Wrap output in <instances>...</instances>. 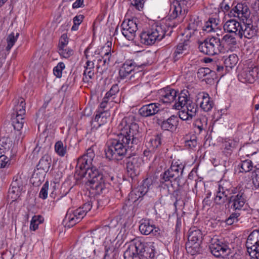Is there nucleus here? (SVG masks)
I'll use <instances>...</instances> for the list:
<instances>
[{"label":"nucleus","mask_w":259,"mask_h":259,"mask_svg":"<svg viewBox=\"0 0 259 259\" xmlns=\"http://www.w3.org/2000/svg\"><path fill=\"white\" fill-rule=\"evenodd\" d=\"M139 126L136 123L126 124V120L122 119L118 126L120 133L113 139H109L105 149L106 157L109 160L122 159L128 150L133 151L140 143Z\"/></svg>","instance_id":"1"},{"label":"nucleus","mask_w":259,"mask_h":259,"mask_svg":"<svg viewBox=\"0 0 259 259\" xmlns=\"http://www.w3.org/2000/svg\"><path fill=\"white\" fill-rule=\"evenodd\" d=\"M184 166L178 164L177 162L172 163L170 167L160 175V184L161 186L164 185L168 187L172 182H176L178 188L177 190L186 192L188 191V184L183 179L182 175Z\"/></svg>","instance_id":"2"},{"label":"nucleus","mask_w":259,"mask_h":259,"mask_svg":"<svg viewBox=\"0 0 259 259\" xmlns=\"http://www.w3.org/2000/svg\"><path fill=\"white\" fill-rule=\"evenodd\" d=\"M188 91H183L179 97L173 107L179 110V117L183 120H189L194 117L198 110V107L186 94Z\"/></svg>","instance_id":"3"},{"label":"nucleus","mask_w":259,"mask_h":259,"mask_svg":"<svg viewBox=\"0 0 259 259\" xmlns=\"http://www.w3.org/2000/svg\"><path fill=\"white\" fill-rule=\"evenodd\" d=\"M80 177L88 180L91 185V187L96 190V194H100L103 193L105 188V177L95 166H92L88 170L82 172Z\"/></svg>","instance_id":"4"},{"label":"nucleus","mask_w":259,"mask_h":259,"mask_svg":"<svg viewBox=\"0 0 259 259\" xmlns=\"http://www.w3.org/2000/svg\"><path fill=\"white\" fill-rule=\"evenodd\" d=\"M198 49L203 54L208 56L218 55L224 50L221 39L217 36H212L206 37L203 41L198 42Z\"/></svg>","instance_id":"5"},{"label":"nucleus","mask_w":259,"mask_h":259,"mask_svg":"<svg viewBox=\"0 0 259 259\" xmlns=\"http://www.w3.org/2000/svg\"><path fill=\"white\" fill-rule=\"evenodd\" d=\"M165 32L161 26L155 25L141 33V42L146 45H153L156 41L161 40L165 36Z\"/></svg>","instance_id":"6"},{"label":"nucleus","mask_w":259,"mask_h":259,"mask_svg":"<svg viewBox=\"0 0 259 259\" xmlns=\"http://www.w3.org/2000/svg\"><path fill=\"white\" fill-rule=\"evenodd\" d=\"M202 240V233L199 229H191L186 243V249L188 253L194 255L200 251V244Z\"/></svg>","instance_id":"7"},{"label":"nucleus","mask_w":259,"mask_h":259,"mask_svg":"<svg viewBox=\"0 0 259 259\" xmlns=\"http://www.w3.org/2000/svg\"><path fill=\"white\" fill-rule=\"evenodd\" d=\"M187 3L188 0H174L170 6V17L183 20L188 12Z\"/></svg>","instance_id":"8"},{"label":"nucleus","mask_w":259,"mask_h":259,"mask_svg":"<svg viewBox=\"0 0 259 259\" xmlns=\"http://www.w3.org/2000/svg\"><path fill=\"white\" fill-rule=\"evenodd\" d=\"M239 28L238 37L240 39H251L256 36L258 32L257 26L254 25L250 19L242 21Z\"/></svg>","instance_id":"9"},{"label":"nucleus","mask_w":259,"mask_h":259,"mask_svg":"<svg viewBox=\"0 0 259 259\" xmlns=\"http://www.w3.org/2000/svg\"><path fill=\"white\" fill-rule=\"evenodd\" d=\"M239 80L242 82L252 83L256 79H259V69L251 65L244 67L238 75Z\"/></svg>","instance_id":"10"},{"label":"nucleus","mask_w":259,"mask_h":259,"mask_svg":"<svg viewBox=\"0 0 259 259\" xmlns=\"http://www.w3.org/2000/svg\"><path fill=\"white\" fill-rule=\"evenodd\" d=\"M140 259H149L155 255L154 242H145L140 239H135Z\"/></svg>","instance_id":"11"},{"label":"nucleus","mask_w":259,"mask_h":259,"mask_svg":"<svg viewBox=\"0 0 259 259\" xmlns=\"http://www.w3.org/2000/svg\"><path fill=\"white\" fill-rule=\"evenodd\" d=\"M228 15L230 17H237L242 22L249 19L250 12L246 4L238 3L230 10Z\"/></svg>","instance_id":"12"},{"label":"nucleus","mask_w":259,"mask_h":259,"mask_svg":"<svg viewBox=\"0 0 259 259\" xmlns=\"http://www.w3.org/2000/svg\"><path fill=\"white\" fill-rule=\"evenodd\" d=\"M223 185L220 184L214 198V202L217 205H225L226 208L229 207L230 197L233 193V190L227 188Z\"/></svg>","instance_id":"13"},{"label":"nucleus","mask_w":259,"mask_h":259,"mask_svg":"<svg viewBox=\"0 0 259 259\" xmlns=\"http://www.w3.org/2000/svg\"><path fill=\"white\" fill-rule=\"evenodd\" d=\"M143 162L142 158L139 156L129 157L126 163V168L127 174L132 179H134L140 174V167Z\"/></svg>","instance_id":"14"},{"label":"nucleus","mask_w":259,"mask_h":259,"mask_svg":"<svg viewBox=\"0 0 259 259\" xmlns=\"http://www.w3.org/2000/svg\"><path fill=\"white\" fill-rule=\"evenodd\" d=\"M121 27H122V33L124 36L129 40H133L138 29L136 20L124 21L122 23Z\"/></svg>","instance_id":"15"},{"label":"nucleus","mask_w":259,"mask_h":259,"mask_svg":"<svg viewBox=\"0 0 259 259\" xmlns=\"http://www.w3.org/2000/svg\"><path fill=\"white\" fill-rule=\"evenodd\" d=\"M86 214L85 211L80 207L75 210L69 209L65 217V221L67 222L68 227H72L79 222Z\"/></svg>","instance_id":"16"},{"label":"nucleus","mask_w":259,"mask_h":259,"mask_svg":"<svg viewBox=\"0 0 259 259\" xmlns=\"http://www.w3.org/2000/svg\"><path fill=\"white\" fill-rule=\"evenodd\" d=\"M139 231L143 235L151 234L156 237L160 236L161 233L160 229L148 220L142 221L139 226Z\"/></svg>","instance_id":"17"},{"label":"nucleus","mask_w":259,"mask_h":259,"mask_svg":"<svg viewBox=\"0 0 259 259\" xmlns=\"http://www.w3.org/2000/svg\"><path fill=\"white\" fill-rule=\"evenodd\" d=\"M233 195L230 197L229 203L231 204V207L235 211L241 210L246 202V196L242 191L236 194L233 192Z\"/></svg>","instance_id":"18"},{"label":"nucleus","mask_w":259,"mask_h":259,"mask_svg":"<svg viewBox=\"0 0 259 259\" xmlns=\"http://www.w3.org/2000/svg\"><path fill=\"white\" fill-rule=\"evenodd\" d=\"M211 253L215 257H224L230 252L228 246L222 242L218 241L217 242L212 243L209 247Z\"/></svg>","instance_id":"19"},{"label":"nucleus","mask_w":259,"mask_h":259,"mask_svg":"<svg viewBox=\"0 0 259 259\" xmlns=\"http://www.w3.org/2000/svg\"><path fill=\"white\" fill-rule=\"evenodd\" d=\"M177 94L175 90L167 87L159 90V99L163 103L169 104L176 100Z\"/></svg>","instance_id":"20"},{"label":"nucleus","mask_w":259,"mask_h":259,"mask_svg":"<svg viewBox=\"0 0 259 259\" xmlns=\"http://www.w3.org/2000/svg\"><path fill=\"white\" fill-rule=\"evenodd\" d=\"M23 186L22 185V180L20 178L16 177L11 185L8 192V196L10 197L13 201H14L18 198L21 192L23 191Z\"/></svg>","instance_id":"21"},{"label":"nucleus","mask_w":259,"mask_h":259,"mask_svg":"<svg viewBox=\"0 0 259 259\" xmlns=\"http://www.w3.org/2000/svg\"><path fill=\"white\" fill-rule=\"evenodd\" d=\"M197 75L199 79L204 81L207 84H211L214 83V78L216 74L214 71L208 68H200L198 70Z\"/></svg>","instance_id":"22"},{"label":"nucleus","mask_w":259,"mask_h":259,"mask_svg":"<svg viewBox=\"0 0 259 259\" xmlns=\"http://www.w3.org/2000/svg\"><path fill=\"white\" fill-rule=\"evenodd\" d=\"M160 110V104L158 103H150L143 106L139 110L140 115L147 117L157 113Z\"/></svg>","instance_id":"23"},{"label":"nucleus","mask_w":259,"mask_h":259,"mask_svg":"<svg viewBox=\"0 0 259 259\" xmlns=\"http://www.w3.org/2000/svg\"><path fill=\"white\" fill-rule=\"evenodd\" d=\"M188 41L185 40L183 42H180L174 49L172 54V57L174 61H177L184 56L188 53L189 51Z\"/></svg>","instance_id":"24"},{"label":"nucleus","mask_w":259,"mask_h":259,"mask_svg":"<svg viewBox=\"0 0 259 259\" xmlns=\"http://www.w3.org/2000/svg\"><path fill=\"white\" fill-rule=\"evenodd\" d=\"M241 25L240 21L239 22L236 19H231L227 20L224 23L223 28L225 31L238 36L239 27Z\"/></svg>","instance_id":"25"},{"label":"nucleus","mask_w":259,"mask_h":259,"mask_svg":"<svg viewBox=\"0 0 259 259\" xmlns=\"http://www.w3.org/2000/svg\"><path fill=\"white\" fill-rule=\"evenodd\" d=\"M110 49L109 51L106 52L103 57L98 56L97 57V69L98 71L101 73H103L106 71L107 69L110 61L111 57Z\"/></svg>","instance_id":"26"},{"label":"nucleus","mask_w":259,"mask_h":259,"mask_svg":"<svg viewBox=\"0 0 259 259\" xmlns=\"http://www.w3.org/2000/svg\"><path fill=\"white\" fill-rule=\"evenodd\" d=\"M200 100V106L205 112L210 111L213 107V102L209 95L206 93H200L198 95L197 100Z\"/></svg>","instance_id":"27"},{"label":"nucleus","mask_w":259,"mask_h":259,"mask_svg":"<svg viewBox=\"0 0 259 259\" xmlns=\"http://www.w3.org/2000/svg\"><path fill=\"white\" fill-rule=\"evenodd\" d=\"M178 122V117L175 115H171L167 119L161 121L159 124L162 130L174 132L177 128Z\"/></svg>","instance_id":"28"},{"label":"nucleus","mask_w":259,"mask_h":259,"mask_svg":"<svg viewBox=\"0 0 259 259\" xmlns=\"http://www.w3.org/2000/svg\"><path fill=\"white\" fill-rule=\"evenodd\" d=\"M89 158L82 156L78 158L76 168L77 171L78 172V175L80 176L82 172H84L91 168L92 166H94L92 163L93 160H90L89 161Z\"/></svg>","instance_id":"29"},{"label":"nucleus","mask_w":259,"mask_h":259,"mask_svg":"<svg viewBox=\"0 0 259 259\" xmlns=\"http://www.w3.org/2000/svg\"><path fill=\"white\" fill-rule=\"evenodd\" d=\"M135 239L130 243L124 253V259H140Z\"/></svg>","instance_id":"30"},{"label":"nucleus","mask_w":259,"mask_h":259,"mask_svg":"<svg viewBox=\"0 0 259 259\" xmlns=\"http://www.w3.org/2000/svg\"><path fill=\"white\" fill-rule=\"evenodd\" d=\"M13 115H24L25 114V102L23 98H19L14 100Z\"/></svg>","instance_id":"31"},{"label":"nucleus","mask_w":259,"mask_h":259,"mask_svg":"<svg viewBox=\"0 0 259 259\" xmlns=\"http://www.w3.org/2000/svg\"><path fill=\"white\" fill-rule=\"evenodd\" d=\"M146 194V190L143 189L142 187L139 186L134 189L129 194L128 197V201L135 202L141 199Z\"/></svg>","instance_id":"32"},{"label":"nucleus","mask_w":259,"mask_h":259,"mask_svg":"<svg viewBox=\"0 0 259 259\" xmlns=\"http://www.w3.org/2000/svg\"><path fill=\"white\" fill-rule=\"evenodd\" d=\"M52 162L51 157L48 154L44 155L37 165V169L42 170L44 172H47L51 166Z\"/></svg>","instance_id":"33"},{"label":"nucleus","mask_w":259,"mask_h":259,"mask_svg":"<svg viewBox=\"0 0 259 259\" xmlns=\"http://www.w3.org/2000/svg\"><path fill=\"white\" fill-rule=\"evenodd\" d=\"M254 159L252 160H244L241 161L240 164V167L241 168L240 171L247 172L252 169L253 167L255 168L256 169H259V164H255V161H253Z\"/></svg>","instance_id":"34"},{"label":"nucleus","mask_w":259,"mask_h":259,"mask_svg":"<svg viewBox=\"0 0 259 259\" xmlns=\"http://www.w3.org/2000/svg\"><path fill=\"white\" fill-rule=\"evenodd\" d=\"M144 66H145V64L137 65L132 60H128L125 61L121 67L124 69V70L125 71H127L130 73H131L132 71H135L136 70L137 72L141 71L142 70H139V69H142Z\"/></svg>","instance_id":"35"},{"label":"nucleus","mask_w":259,"mask_h":259,"mask_svg":"<svg viewBox=\"0 0 259 259\" xmlns=\"http://www.w3.org/2000/svg\"><path fill=\"white\" fill-rule=\"evenodd\" d=\"M254 233L252 232L249 235L246 242V246L247 248V252H251L254 253L253 251L257 248V241L254 235Z\"/></svg>","instance_id":"36"},{"label":"nucleus","mask_w":259,"mask_h":259,"mask_svg":"<svg viewBox=\"0 0 259 259\" xmlns=\"http://www.w3.org/2000/svg\"><path fill=\"white\" fill-rule=\"evenodd\" d=\"M161 144V136L156 135L152 137L147 142V146L151 150L156 149Z\"/></svg>","instance_id":"37"},{"label":"nucleus","mask_w":259,"mask_h":259,"mask_svg":"<svg viewBox=\"0 0 259 259\" xmlns=\"http://www.w3.org/2000/svg\"><path fill=\"white\" fill-rule=\"evenodd\" d=\"M238 61V58L236 54H233L224 59V63L226 68H232L236 65Z\"/></svg>","instance_id":"38"},{"label":"nucleus","mask_w":259,"mask_h":259,"mask_svg":"<svg viewBox=\"0 0 259 259\" xmlns=\"http://www.w3.org/2000/svg\"><path fill=\"white\" fill-rule=\"evenodd\" d=\"M44 221V218L40 215H34L30 222L29 228L30 230L35 231L37 229L38 225Z\"/></svg>","instance_id":"39"},{"label":"nucleus","mask_w":259,"mask_h":259,"mask_svg":"<svg viewBox=\"0 0 259 259\" xmlns=\"http://www.w3.org/2000/svg\"><path fill=\"white\" fill-rule=\"evenodd\" d=\"M15 118H13V124L14 129L20 131L23 127L24 124L23 115H15Z\"/></svg>","instance_id":"40"},{"label":"nucleus","mask_w":259,"mask_h":259,"mask_svg":"<svg viewBox=\"0 0 259 259\" xmlns=\"http://www.w3.org/2000/svg\"><path fill=\"white\" fill-rule=\"evenodd\" d=\"M55 150L56 152L60 156H64L66 153V147L64 146L63 142L61 141L56 143Z\"/></svg>","instance_id":"41"},{"label":"nucleus","mask_w":259,"mask_h":259,"mask_svg":"<svg viewBox=\"0 0 259 259\" xmlns=\"http://www.w3.org/2000/svg\"><path fill=\"white\" fill-rule=\"evenodd\" d=\"M19 35V33H17L16 35H15L14 32H12L9 35L7 39L8 45L6 47V49L7 51L10 50L12 48L16 41Z\"/></svg>","instance_id":"42"},{"label":"nucleus","mask_w":259,"mask_h":259,"mask_svg":"<svg viewBox=\"0 0 259 259\" xmlns=\"http://www.w3.org/2000/svg\"><path fill=\"white\" fill-rule=\"evenodd\" d=\"M238 145V142L232 139L226 140L223 144L224 148L230 151H232L234 149L236 148Z\"/></svg>","instance_id":"43"},{"label":"nucleus","mask_w":259,"mask_h":259,"mask_svg":"<svg viewBox=\"0 0 259 259\" xmlns=\"http://www.w3.org/2000/svg\"><path fill=\"white\" fill-rule=\"evenodd\" d=\"M222 40L230 46H233L237 44L236 38L232 34L225 35L223 37Z\"/></svg>","instance_id":"44"},{"label":"nucleus","mask_w":259,"mask_h":259,"mask_svg":"<svg viewBox=\"0 0 259 259\" xmlns=\"http://www.w3.org/2000/svg\"><path fill=\"white\" fill-rule=\"evenodd\" d=\"M9 149V144L7 143L6 139L5 138L0 139V155L8 152Z\"/></svg>","instance_id":"45"},{"label":"nucleus","mask_w":259,"mask_h":259,"mask_svg":"<svg viewBox=\"0 0 259 259\" xmlns=\"http://www.w3.org/2000/svg\"><path fill=\"white\" fill-rule=\"evenodd\" d=\"M65 67L64 63L59 62L53 69L54 75L57 77L60 78L62 76V70L65 68Z\"/></svg>","instance_id":"46"},{"label":"nucleus","mask_w":259,"mask_h":259,"mask_svg":"<svg viewBox=\"0 0 259 259\" xmlns=\"http://www.w3.org/2000/svg\"><path fill=\"white\" fill-rule=\"evenodd\" d=\"M49 193V182L47 181L42 186L40 189L39 197L42 199H46L48 197Z\"/></svg>","instance_id":"47"},{"label":"nucleus","mask_w":259,"mask_h":259,"mask_svg":"<svg viewBox=\"0 0 259 259\" xmlns=\"http://www.w3.org/2000/svg\"><path fill=\"white\" fill-rule=\"evenodd\" d=\"M84 18V16L82 15H79L76 16L73 18V25L72 26L71 30L76 31L78 28V26L82 22L83 19Z\"/></svg>","instance_id":"48"},{"label":"nucleus","mask_w":259,"mask_h":259,"mask_svg":"<svg viewBox=\"0 0 259 259\" xmlns=\"http://www.w3.org/2000/svg\"><path fill=\"white\" fill-rule=\"evenodd\" d=\"M94 76V69L85 68L83 72V80L84 82H89Z\"/></svg>","instance_id":"49"},{"label":"nucleus","mask_w":259,"mask_h":259,"mask_svg":"<svg viewBox=\"0 0 259 259\" xmlns=\"http://www.w3.org/2000/svg\"><path fill=\"white\" fill-rule=\"evenodd\" d=\"M153 185V179L152 178H148L143 181V184L140 185L145 191L146 190V193L148 190L152 188Z\"/></svg>","instance_id":"50"},{"label":"nucleus","mask_w":259,"mask_h":259,"mask_svg":"<svg viewBox=\"0 0 259 259\" xmlns=\"http://www.w3.org/2000/svg\"><path fill=\"white\" fill-rule=\"evenodd\" d=\"M59 53L65 58H68L73 54V50L65 48L59 49Z\"/></svg>","instance_id":"51"},{"label":"nucleus","mask_w":259,"mask_h":259,"mask_svg":"<svg viewBox=\"0 0 259 259\" xmlns=\"http://www.w3.org/2000/svg\"><path fill=\"white\" fill-rule=\"evenodd\" d=\"M240 216V213L236 211L234 213H232L230 217L226 220V222L227 224L231 225L235 222L238 221V218Z\"/></svg>","instance_id":"52"},{"label":"nucleus","mask_w":259,"mask_h":259,"mask_svg":"<svg viewBox=\"0 0 259 259\" xmlns=\"http://www.w3.org/2000/svg\"><path fill=\"white\" fill-rule=\"evenodd\" d=\"M10 164V159L4 154L0 155V168L8 167Z\"/></svg>","instance_id":"53"},{"label":"nucleus","mask_w":259,"mask_h":259,"mask_svg":"<svg viewBox=\"0 0 259 259\" xmlns=\"http://www.w3.org/2000/svg\"><path fill=\"white\" fill-rule=\"evenodd\" d=\"M68 43V38L66 34L61 35L59 40V49L65 48Z\"/></svg>","instance_id":"54"},{"label":"nucleus","mask_w":259,"mask_h":259,"mask_svg":"<svg viewBox=\"0 0 259 259\" xmlns=\"http://www.w3.org/2000/svg\"><path fill=\"white\" fill-rule=\"evenodd\" d=\"M119 91V88L117 84H113L109 91H108L107 94V96H110L111 97L115 95H116L117 93H118Z\"/></svg>","instance_id":"55"},{"label":"nucleus","mask_w":259,"mask_h":259,"mask_svg":"<svg viewBox=\"0 0 259 259\" xmlns=\"http://www.w3.org/2000/svg\"><path fill=\"white\" fill-rule=\"evenodd\" d=\"M56 190V183L55 182L49 183V192H50V197L54 198L56 195L55 191Z\"/></svg>","instance_id":"56"},{"label":"nucleus","mask_w":259,"mask_h":259,"mask_svg":"<svg viewBox=\"0 0 259 259\" xmlns=\"http://www.w3.org/2000/svg\"><path fill=\"white\" fill-rule=\"evenodd\" d=\"M213 20L209 19L208 22H206L203 27V30L207 32H211L213 31L214 28L212 27V22Z\"/></svg>","instance_id":"57"},{"label":"nucleus","mask_w":259,"mask_h":259,"mask_svg":"<svg viewBox=\"0 0 259 259\" xmlns=\"http://www.w3.org/2000/svg\"><path fill=\"white\" fill-rule=\"evenodd\" d=\"M82 156L85 157V158H89L90 160H93V159L95 157V153L94 152V150L92 147L88 148L87 150L86 154L82 155Z\"/></svg>","instance_id":"58"},{"label":"nucleus","mask_w":259,"mask_h":259,"mask_svg":"<svg viewBox=\"0 0 259 259\" xmlns=\"http://www.w3.org/2000/svg\"><path fill=\"white\" fill-rule=\"evenodd\" d=\"M143 0H131V4L135 6L138 10L143 8Z\"/></svg>","instance_id":"59"},{"label":"nucleus","mask_w":259,"mask_h":259,"mask_svg":"<svg viewBox=\"0 0 259 259\" xmlns=\"http://www.w3.org/2000/svg\"><path fill=\"white\" fill-rule=\"evenodd\" d=\"M256 247L257 248L253 251L254 253L248 252L251 259H259V244Z\"/></svg>","instance_id":"60"},{"label":"nucleus","mask_w":259,"mask_h":259,"mask_svg":"<svg viewBox=\"0 0 259 259\" xmlns=\"http://www.w3.org/2000/svg\"><path fill=\"white\" fill-rule=\"evenodd\" d=\"M92 207V204L91 202H86L82 206L80 207L86 213L91 209Z\"/></svg>","instance_id":"61"},{"label":"nucleus","mask_w":259,"mask_h":259,"mask_svg":"<svg viewBox=\"0 0 259 259\" xmlns=\"http://www.w3.org/2000/svg\"><path fill=\"white\" fill-rule=\"evenodd\" d=\"M197 145V141L195 139L186 141V146L190 148H193Z\"/></svg>","instance_id":"62"},{"label":"nucleus","mask_w":259,"mask_h":259,"mask_svg":"<svg viewBox=\"0 0 259 259\" xmlns=\"http://www.w3.org/2000/svg\"><path fill=\"white\" fill-rule=\"evenodd\" d=\"M104 111H102V110H101L99 113H97L94 118V120L95 121H96L97 122L99 123V126L101 125V121H102V119L103 118V114L104 113Z\"/></svg>","instance_id":"63"},{"label":"nucleus","mask_w":259,"mask_h":259,"mask_svg":"<svg viewBox=\"0 0 259 259\" xmlns=\"http://www.w3.org/2000/svg\"><path fill=\"white\" fill-rule=\"evenodd\" d=\"M124 70V69L121 67L119 70V76L121 79H124L131 73L128 71H125Z\"/></svg>","instance_id":"64"}]
</instances>
